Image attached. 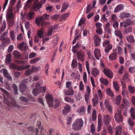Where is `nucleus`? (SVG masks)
Here are the masks:
<instances>
[{
	"label": "nucleus",
	"instance_id": "f03ea898",
	"mask_svg": "<svg viewBox=\"0 0 135 135\" xmlns=\"http://www.w3.org/2000/svg\"><path fill=\"white\" fill-rule=\"evenodd\" d=\"M50 15L44 14L41 17H37L35 19V21L37 25L40 26L41 25L42 26L45 24V21L49 19Z\"/></svg>",
	"mask_w": 135,
	"mask_h": 135
},
{
	"label": "nucleus",
	"instance_id": "ddd939ff",
	"mask_svg": "<svg viewBox=\"0 0 135 135\" xmlns=\"http://www.w3.org/2000/svg\"><path fill=\"white\" fill-rule=\"evenodd\" d=\"M94 55L95 58L98 60H99L100 59V57H101L100 51L98 49H95Z\"/></svg>",
	"mask_w": 135,
	"mask_h": 135
},
{
	"label": "nucleus",
	"instance_id": "09e8293b",
	"mask_svg": "<svg viewBox=\"0 0 135 135\" xmlns=\"http://www.w3.org/2000/svg\"><path fill=\"white\" fill-rule=\"evenodd\" d=\"M54 103H55L54 108H56L59 107L60 103V101L57 99L54 100Z\"/></svg>",
	"mask_w": 135,
	"mask_h": 135
},
{
	"label": "nucleus",
	"instance_id": "8fccbe9b",
	"mask_svg": "<svg viewBox=\"0 0 135 135\" xmlns=\"http://www.w3.org/2000/svg\"><path fill=\"white\" fill-rule=\"evenodd\" d=\"M97 118V114L96 110L95 109L93 110L92 113V120L94 121Z\"/></svg>",
	"mask_w": 135,
	"mask_h": 135
},
{
	"label": "nucleus",
	"instance_id": "f3484780",
	"mask_svg": "<svg viewBox=\"0 0 135 135\" xmlns=\"http://www.w3.org/2000/svg\"><path fill=\"white\" fill-rule=\"evenodd\" d=\"M105 105L107 110L111 111L112 110V108L108 100H105L104 102Z\"/></svg>",
	"mask_w": 135,
	"mask_h": 135
},
{
	"label": "nucleus",
	"instance_id": "a211bd4d",
	"mask_svg": "<svg viewBox=\"0 0 135 135\" xmlns=\"http://www.w3.org/2000/svg\"><path fill=\"white\" fill-rule=\"evenodd\" d=\"M110 23L109 22H108L105 25V31L106 33L111 35V30L110 28Z\"/></svg>",
	"mask_w": 135,
	"mask_h": 135
},
{
	"label": "nucleus",
	"instance_id": "4d7b16f0",
	"mask_svg": "<svg viewBox=\"0 0 135 135\" xmlns=\"http://www.w3.org/2000/svg\"><path fill=\"white\" fill-rule=\"evenodd\" d=\"M98 100L97 98L96 99H93L92 100V101L93 103V106L95 107V105L98 103Z\"/></svg>",
	"mask_w": 135,
	"mask_h": 135
},
{
	"label": "nucleus",
	"instance_id": "473e14b6",
	"mask_svg": "<svg viewBox=\"0 0 135 135\" xmlns=\"http://www.w3.org/2000/svg\"><path fill=\"white\" fill-rule=\"evenodd\" d=\"M69 6L68 4L66 3H64L62 5V7L61 9V12L65 11L68 8Z\"/></svg>",
	"mask_w": 135,
	"mask_h": 135
},
{
	"label": "nucleus",
	"instance_id": "58836bf2",
	"mask_svg": "<svg viewBox=\"0 0 135 135\" xmlns=\"http://www.w3.org/2000/svg\"><path fill=\"white\" fill-rule=\"evenodd\" d=\"M130 16L129 13H121V16L122 18H125L128 17Z\"/></svg>",
	"mask_w": 135,
	"mask_h": 135
},
{
	"label": "nucleus",
	"instance_id": "e2e57ef3",
	"mask_svg": "<svg viewBox=\"0 0 135 135\" xmlns=\"http://www.w3.org/2000/svg\"><path fill=\"white\" fill-rule=\"evenodd\" d=\"M129 71L130 73H132L135 72V66L130 67L129 69Z\"/></svg>",
	"mask_w": 135,
	"mask_h": 135
},
{
	"label": "nucleus",
	"instance_id": "a18cd8bd",
	"mask_svg": "<svg viewBox=\"0 0 135 135\" xmlns=\"http://www.w3.org/2000/svg\"><path fill=\"white\" fill-rule=\"evenodd\" d=\"M112 46L110 45H109L105 47V51L106 53L109 52V50L112 49Z\"/></svg>",
	"mask_w": 135,
	"mask_h": 135
},
{
	"label": "nucleus",
	"instance_id": "79ce46f5",
	"mask_svg": "<svg viewBox=\"0 0 135 135\" xmlns=\"http://www.w3.org/2000/svg\"><path fill=\"white\" fill-rule=\"evenodd\" d=\"M121 100V97L119 95H118L117 96L116 100L115 103L117 105H119L120 103V101Z\"/></svg>",
	"mask_w": 135,
	"mask_h": 135
},
{
	"label": "nucleus",
	"instance_id": "c85d7f7f",
	"mask_svg": "<svg viewBox=\"0 0 135 135\" xmlns=\"http://www.w3.org/2000/svg\"><path fill=\"white\" fill-rule=\"evenodd\" d=\"M0 90L2 92H3L7 96L8 98H10L11 96L9 93L4 88L0 87Z\"/></svg>",
	"mask_w": 135,
	"mask_h": 135
},
{
	"label": "nucleus",
	"instance_id": "5fc2aeb1",
	"mask_svg": "<svg viewBox=\"0 0 135 135\" xmlns=\"http://www.w3.org/2000/svg\"><path fill=\"white\" fill-rule=\"evenodd\" d=\"M20 100L22 102H28V99L23 97V96H21L20 98Z\"/></svg>",
	"mask_w": 135,
	"mask_h": 135
},
{
	"label": "nucleus",
	"instance_id": "49530a36",
	"mask_svg": "<svg viewBox=\"0 0 135 135\" xmlns=\"http://www.w3.org/2000/svg\"><path fill=\"white\" fill-rule=\"evenodd\" d=\"M123 102L124 104V105L125 106H129L130 104L129 101L127 99L124 98H123Z\"/></svg>",
	"mask_w": 135,
	"mask_h": 135
},
{
	"label": "nucleus",
	"instance_id": "c03bdc74",
	"mask_svg": "<svg viewBox=\"0 0 135 135\" xmlns=\"http://www.w3.org/2000/svg\"><path fill=\"white\" fill-rule=\"evenodd\" d=\"M77 66V63L76 60V59H73L71 64V67L73 68H75Z\"/></svg>",
	"mask_w": 135,
	"mask_h": 135
},
{
	"label": "nucleus",
	"instance_id": "c756f323",
	"mask_svg": "<svg viewBox=\"0 0 135 135\" xmlns=\"http://www.w3.org/2000/svg\"><path fill=\"white\" fill-rule=\"evenodd\" d=\"M13 54L15 57L18 59L20 58L21 56L20 52L16 50L13 51Z\"/></svg>",
	"mask_w": 135,
	"mask_h": 135
},
{
	"label": "nucleus",
	"instance_id": "cd10ccee",
	"mask_svg": "<svg viewBox=\"0 0 135 135\" xmlns=\"http://www.w3.org/2000/svg\"><path fill=\"white\" fill-rule=\"evenodd\" d=\"M28 131L29 132H35L36 135H37V134L38 131V130L37 128L34 129L32 127H30L28 128Z\"/></svg>",
	"mask_w": 135,
	"mask_h": 135
},
{
	"label": "nucleus",
	"instance_id": "2f4dec72",
	"mask_svg": "<svg viewBox=\"0 0 135 135\" xmlns=\"http://www.w3.org/2000/svg\"><path fill=\"white\" fill-rule=\"evenodd\" d=\"M114 33L115 35L118 36L121 38L122 37V34L121 31L120 30H116L114 31Z\"/></svg>",
	"mask_w": 135,
	"mask_h": 135
},
{
	"label": "nucleus",
	"instance_id": "4468645a",
	"mask_svg": "<svg viewBox=\"0 0 135 135\" xmlns=\"http://www.w3.org/2000/svg\"><path fill=\"white\" fill-rule=\"evenodd\" d=\"M117 53L116 52H113L109 56V59L111 60H114L116 59L117 57Z\"/></svg>",
	"mask_w": 135,
	"mask_h": 135
},
{
	"label": "nucleus",
	"instance_id": "13d9d810",
	"mask_svg": "<svg viewBox=\"0 0 135 135\" xmlns=\"http://www.w3.org/2000/svg\"><path fill=\"white\" fill-rule=\"evenodd\" d=\"M65 100L66 102H73V100L71 99V98L68 97H65Z\"/></svg>",
	"mask_w": 135,
	"mask_h": 135
},
{
	"label": "nucleus",
	"instance_id": "ea45409f",
	"mask_svg": "<svg viewBox=\"0 0 135 135\" xmlns=\"http://www.w3.org/2000/svg\"><path fill=\"white\" fill-rule=\"evenodd\" d=\"M43 35V29H41L37 32V36L40 38H41Z\"/></svg>",
	"mask_w": 135,
	"mask_h": 135
},
{
	"label": "nucleus",
	"instance_id": "a19ab883",
	"mask_svg": "<svg viewBox=\"0 0 135 135\" xmlns=\"http://www.w3.org/2000/svg\"><path fill=\"white\" fill-rule=\"evenodd\" d=\"M100 82L103 84L104 85H107L108 83V81L107 79H105L103 78H101L100 79Z\"/></svg>",
	"mask_w": 135,
	"mask_h": 135
},
{
	"label": "nucleus",
	"instance_id": "72a5a7b5",
	"mask_svg": "<svg viewBox=\"0 0 135 135\" xmlns=\"http://www.w3.org/2000/svg\"><path fill=\"white\" fill-rule=\"evenodd\" d=\"M124 23V27H126L128 25L129 26L132 25L133 23V22L131 20H126Z\"/></svg>",
	"mask_w": 135,
	"mask_h": 135
},
{
	"label": "nucleus",
	"instance_id": "338daca9",
	"mask_svg": "<svg viewBox=\"0 0 135 135\" xmlns=\"http://www.w3.org/2000/svg\"><path fill=\"white\" fill-rule=\"evenodd\" d=\"M117 49L118 50V54H120L122 53V48L119 46H117Z\"/></svg>",
	"mask_w": 135,
	"mask_h": 135
},
{
	"label": "nucleus",
	"instance_id": "6e6d98bb",
	"mask_svg": "<svg viewBox=\"0 0 135 135\" xmlns=\"http://www.w3.org/2000/svg\"><path fill=\"white\" fill-rule=\"evenodd\" d=\"M39 60V58H35L30 61V64H33L36 63L37 61H38Z\"/></svg>",
	"mask_w": 135,
	"mask_h": 135
},
{
	"label": "nucleus",
	"instance_id": "7c9ffc66",
	"mask_svg": "<svg viewBox=\"0 0 135 135\" xmlns=\"http://www.w3.org/2000/svg\"><path fill=\"white\" fill-rule=\"evenodd\" d=\"M35 13L33 12H29L27 16V18L28 20H30L33 18Z\"/></svg>",
	"mask_w": 135,
	"mask_h": 135
},
{
	"label": "nucleus",
	"instance_id": "6e6552de",
	"mask_svg": "<svg viewBox=\"0 0 135 135\" xmlns=\"http://www.w3.org/2000/svg\"><path fill=\"white\" fill-rule=\"evenodd\" d=\"M111 117L109 115H105L103 116V122L106 126H108L111 120Z\"/></svg>",
	"mask_w": 135,
	"mask_h": 135
},
{
	"label": "nucleus",
	"instance_id": "1a4fd4ad",
	"mask_svg": "<svg viewBox=\"0 0 135 135\" xmlns=\"http://www.w3.org/2000/svg\"><path fill=\"white\" fill-rule=\"evenodd\" d=\"M76 55L78 60H80L82 61H84V53L82 51H77Z\"/></svg>",
	"mask_w": 135,
	"mask_h": 135
},
{
	"label": "nucleus",
	"instance_id": "0eeeda50",
	"mask_svg": "<svg viewBox=\"0 0 135 135\" xmlns=\"http://www.w3.org/2000/svg\"><path fill=\"white\" fill-rule=\"evenodd\" d=\"M27 82V79H24L22 81L21 83L20 84V90L21 92H23L26 90L27 86L26 84Z\"/></svg>",
	"mask_w": 135,
	"mask_h": 135
},
{
	"label": "nucleus",
	"instance_id": "f704fd0d",
	"mask_svg": "<svg viewBox=\"0 0 135 135\" xmlns=\"http://www.w3.org/2000/svg\"><path fill=\"white\" fill-rule=\"evenodd\" d=\"M42 7V4L38 3L37 4L34 5L33 6V9L37 11L40 9Z\"/></svg>",
	"mask_w": 135,
	"mask_h": 135
},
{
	"label": "nucleus",
	"instance_id": "052dcab7",
	"mask_svg": "<svg viewBox=\"0 0 135 135\" xmlns=\"http://www.w3.org/2000/svg\"><path fill=\"white\" fill-rule=\"evenodd\" d=\"M85 19L84 18H81L79 23V26H81L85 23Z\"/></svg>",
	"mask_w": 135,
	"mask_h": 135
},
{
	"label": "nucleus",
	"instance_id": "f257e3e1",
	"mask_svg": "<svg viewBox=\"0 0 135 135\" xmlns=\"http://www.w3.org/2000/svg\"><path fill=\"white\" fill-rule=\"evenodd\" d=\"M16 0H10L9 7L6 11V17L7 20V23L10 27L13 26L14 24V15L13 13V9L15 11V13L18 12L19 8H17L15 6L13 8V6L15 4Z\"/></svg>",
	"mask_w": 135,
	"mask_h": 135
},
{
	"label": "nucleus",
	"instance_id": "4be33fe9",
	"mask_svg": "<svg viewBox=\"0 0 135 135\" xmlns=\"http://www.w3.org/2000/svg\"><path fill=\"white\" fill-rule=\"evenodd\" d=\"M30 66L29 65H26L25 66L22 65L20 66L17 65L16 69L19 71H22L23 70L29 68Z\"/></svg>",
	"mask_w": 135,
	"mask_h": 135
},
{
	"label": "nucleus",
	"instance_id": "c9c22d12",
	"mask_svg": "<svg viewBox=\"0 0 135 135\" xmlns=\"http://www.w3.org/2000/svg\"><path fill=\"white\" fill-rule=\"evenodd\" d=\"M10 37L13 41L16 40V36L13 30L12 31L10 32Z\"/></svg>",
	"mask_w": 135,
	"mask_h": 135
},
{
	"label": "nucleus",
	"instance_id": "774afa93",
	"mask_svg": "<svg viewBox=\"0 0 135 135\" xmlns=\"http://www.w3.org/2000/svg\"><path fill=\"white\" fill-rule=\"evenodd\" d=\"M118 23L117 22H114L113 25V26L115 29H117L118 28Z\"/></svg>",
	"mask_w": 135,
	"mask_h": 135
},
{
	"label": "nucleus",
	"instance_id": "39448f33",
	"mask_svg": "<svg viewBox=\"0 0 135 135\" xmlns=\"http://www.w3.org/2000/svg\"><path fill=\"white\" fill-rule=\"evenodd\" d=\"M45 98L47 104L50 107H53L54 105L53 98L51 94H47L45 95Z\"/></svg>",
	"mask_w": 135,
	"mask_h": 135
},
{
	"label": "nucleus",
	"instance_id": "dca6fc26",
	"mask_svg": "<svg viewBox=\"0 0 135 135\" xmlns=\"http://www.w3.org/2000/svg\"><path fill=\"white\" fill-rule=\"evenodd\" d=\"M124 6L123 4H120L118 5L115 8L114 12L117 13L123 9Z\"/></svg>",
	"mask_w": 135,
	"mask_h": 135
},
{
	"label": "nucleus",
	"instance_id": "69168bd1",
	"mask_svg": "<svg viewBox=\"0 0 135 135\" xmlns=\"http://www.w3.org/2000/svg\"><path fill=\"white\" fill-rule=\"evenodd\" d=\"M72 82L70 81H67L66 83V88H68L70 87L71 85Z\"/></svg>",
	"mask_w": 135,
	"mask_h": 135
},
{
	"label": "nucleus",
	"instance_id": "7ed1b4c3",
	"mask_svg": "<svg viewBox=\"0 0 135 135\" xmlns=\"http://www.w3.org/2000/svg\"><path fill=\"white\" fill-rule=\"evenodd\" d=\"M84 122L81 119H76L72 125V129L75 131L81 130L83 127Z\"/></svg>",
	"mask_w": 135,
	"mask_h": 135
},
{
	"label": "nucleus",
	"instance_id": "680f3d73",
	"mask_svg": "<svg viewBox=\"0 0 135 135\" xmlns=\"http://www.w3.org/2000/svg\"><path fill=\"white\" fill-rule=\"evenodd\" d=\"M13 46L12 45H10L8 48V52L9 53L11 52L13 50Z\"/></svg>",
	"mask_w": 135,
	"mask_h": 135
},
{
	"label": "nucleus",
	"instance_id": "2eb2a0df",
	"mask_svg": "<svg viewBox=\"0 0 135 135\" xmlns=\"http://www.w3.org/2000/svg\"><path fill=\"white\" fill-rule=\"evenodd\" d=\"M99 73L100 71L97 68H94L92 69L91 71V73L92 75L94 77H97V75H99Z\"/></svg>",
	"mask_w": 135,
	"mask_h": 135
},
{
	"label": "nucleus",
	"instance_id": "37998d69",
	"mask_svg": "<svg viewBox=\"0 0 135 135\" xmlns=\"http://www.w3.org/2000/svg\"><path fill=\"white\" fill-rule=\"evenodd\" d=\"M9 64V67L12 70H14L16 69L17 67V65L13 63H10Z\"/></svg>",
	"mask_w": 135,
	"mask_h": 135
},
{
	"label": "nucleus",
	"instance_id": "9b49d317",
	"mask_svg": "<svg viewBox=\"0 0 135 135\" xmlns=\"http://www.w3.org/2000/svg\"><path fill=\"white\" fill-rule=\"evenodd\" d=\"M103 71L105 74L109 78H112L113 77L112 72L108 69H104Z\"/></svg>",
	"mask_w": 135,
	"mask_h": 135
},
{
	"label": "nucleus",
	"instance_id": "de8ad7c7",
	"mask_svg": "<svg viewBox=\"0 0 135 135\" xmlns=\"http://www.w3.org/2000/svg\"><path fill=\"white\" fill-rule=\"evenodd\" d=\"M107 93L108 95L111 97H113L114 96V94L113 92L109 88L107 90Z\"/></svg>",
	"mask_w": 135,
	"mask_h": 135
},
{
	"label": "nucleus",
	"instance_id": "4c0bfd02",
	"mask_svg": "<svg viewBox=\"0 0 135 135\" xmlns=\"http://www.w3.org/2000/svg\"><path fill=\"white\" fill-rule=\"evenodd\" d=\"M132 28L130 27H129L124 29L123 32L125 33H130L132 32Z\"/></svg>",
	"mask_w": 135,
	"mask_h": 135
},
{
	"label": "nucleus",
	"instance_id": "5701e85b",
	"mask_svg": "<svg viewBox=\"0 0 135 135\" xmlns=\"http://www.w3.org/2000/svg\"><path fill=\"white\" fill-rule=\"evenodd\" d=\"M134 120H133L131 118H129L128 120V122L129 125L130 126L129 127V129H132V127L134 125Z\"/></svg>",
	"mask_w": 135,
	"mask_h": 135
},
{
	"label": "nucleus",
	"instance_id": "864d4df0",
	"mask_svg": "<svg viewBox=\"0 0 135 135\" xmlns=\"http://www.w3.org/2000/svg\"><path fill=\"white\" fill-rule=\"evenodd\" d=\"M10 84L7 82H5L4 83V88L5 89L9 90L10 89Z\"/></svg>",
	"mask_w": 135,
	"mask_h": 135
},
{
	"label": "nucleus",
	"instance_id": "b1692460",
	"mask_svg": "<svg viewBox=\"0 0 135 135\" xmlns=\"http://www.w3.org/2000/svg\"><path fill=\"white\" fill-rule=\"evenodd\" d=\"M3 74L5 77L7 78L9 80L12 81V78L7 72V71L4 69L3 70Z\"/></svg>",
	"mask_w": 135,
	"mask_h": 135
},
{
	"label": "nucleus",
	"instance_id": "bf43d9fd",
	"mask_svg": "<svg viewBox=\"0 0 135 135\" xmlns=\"http://www.w3.org/2000/svg\"><path fill=\"white\" fill-rule=\"evenodd\" d=\"M85 108L84 107H81L80 109L78 110L77 112L80 113H83L85 111Z\"/></svg>",
	"mask_w": 135,
	"mask_h": 135
},
{
	"label": "nucleus",
	"instance_id": "aec40b11",
	"mask_svg": "<svg viewBox=\"0 0 135 135\" xmlns=\"http://www.w3.org/2000/svg\"><path fill=\"white\" fill-rule=\"evenodd\" d=\"M55 28V26H51L49 28L46 35L48 36H50L51 35L52 33L53 30Z\"/></svg>",
	"mask_w": 135,
	"mask_h": 135
},
{
	"label": "nucleus",
	"instance_id": "393cba45",
	"mask_svg": "<svg viewBox=\"0 0 135 135\" xmlns=\"http://www.w3.org/2000/svg\"><path fill=\"white\" fill-rule=\"evenodd\" d=\"M11 54H7L5 58V62L7 64H9L11 63L12 59Z\"/></svg>",
	"mask_w": 135,
	"mask_h": 135
},
{
	"label": "nucleus",
	"instance_id": "20e7f679",
	"mask_svg": "<svg viewBox=\"0 0 135 135\" xmlns=\"http://www.w3.org/2000/svg\"><path fill=\"white\" fill-rule=\"evenodd\" d=\"M8 31L7 30L6 31L4 32L0 37V40L2 42L6 44H9L10 42V39L9 37H6L7 35Z\"/></svg>",
	"mask_w": 135,
	"mask_h": 135
},
{
	"label": "nucleus",
	"instance_id": "a878e982",
	"mask_svg": "<svg viewBox=\"0 0 135 135\" xmlns=\"http://www.w3.org/2000/svg\"><path fill=\"white\" fill-rule=\"evenodd\" d=\"M116 131L115 135H121L122 128L120 126H117L115 127Z\"/></svg>",
	"mask_w": 135,
	"mask_h": 135
},
{
	"label": "nucleus",
	"instance_id": "3c124183",
	"mask_svg": "<svg viewBox=\"0 0 135 135\" xmlns=\"http://www.w3.org/2000/svg\"><path fill=\"white\" fill-rule=\"evenodd\" d=\"M113 84L114 89L118 91L119 90V87L117 83L115 81H114L113 82Z\"/></svg>",
	"mask_w": 135,
	"mask_h": 135
},
{
	"label": "nucleus",
	"instance_id": "603ef678",
	"mask_svg": "<svg viewBox=\"0 0 135 135\" xmlns=\"http://www.w3.org/2000/svg\"><path fill=\"white\" fill-rule=\"evenodd\" d=\"M40 92V90L36 88L34 89L32 91L33 94L35 96L39 93Z\"/></svg>",
	"mask_w": 135,
	"mask_h": 135
},
{
	"label": "nucleus",
	"instance_id": "9d476101",
	"mask_svg": "<svg viewBox=\"0 0 135 135\" xmlns=\"http://www.w3.org/2000/svg\"><path fill=\"white\" fill-rule=\"evenodd\" d=\"M71 109V107L69 105H66L62 110L63 114L65 115H67L70 112Z\"/></svg>",
	"mask_w": 135,
	"mask_h": 135
},
{
	"label": "nucleus",
	"instance_id": "bb28decb",
	"mask_svg": "<svg viewBox=\"0 0 135 135\" xmlns=\"http://www.w3.org/2000/svg\"><path fill=\"white\" fill-rule=\"evenodd\" d=\"M6 22L4 20L3 21V23L0 28V35L4 31V30L6 28Z\"/></svg>",
	"mask_w": 135,
	"mask_h": 135
},
{
	"label": "nucleus",
	"instance_id": "0e129e2a",
	"mask_svg": "<svg viewBox=\"0 0 135 135\" xmlns=\"http://www.w3.org/2000/svg\"><path fill=\"white\" fill-rule=\"evenodd\" d=\"M101 116L100 114H99L98 116V124H101L102 125V122L101 119Z\"/></svg>",
	"mask_w": 135,
	"mask_h": 135
},
{
	"label": "nucleus",
	"instance_id": "6ab92c4d",
	"mask_svg": "<svg viewBox=\"0 0 135 135\" xmlns=\"http://www.w3.org/2000/svg\"><path fill=\"white\" fill-rule=\"evenodd\" d=\"M74 91H73L71 87H70L68 90L65 91L64 94L66 95H73L74 94Z\"/></svg>",
	"mask_w": 135,
	"mask_h": 135
},
{
	"label": "nucleus",
	"instance_id": "412c9836",
	"mask_svg": "<svg viewBox=\"0 0 135 135\" xmlns=\"http://www.w3.org/2000/svg\"><path fill=\"white\" fill-rule=\"evenodd\" d=\"M126 39L128 42L133 44L135 42V40L134 39V36L132 35L127 36Z\"/></svg>",
	"mask_w": 135,
	"mask_h": 135
},
{
	"label": "nucleus",
	"instance_id": "423d86ee",
	"mask_svg": "<svg viewBox=\"0 0 135 135\" xmlns=\"http://www.w3.org/2000/svg\"><path fill=\"white\" fill-rule=\"evenodd\" d=\"M121 110H118V112L115 113L114 116L116 121L118 123L122 122L123 121V118L121 115Z\"/></svg>",
	"mask_w": 135,
	"mask_h": 135
},
{
	"label": "nucleus",
	"instance_id": "f8f14e48",
	"mask_svg": "<svg viewBox=\"0 0 135 135\" xmlns=\"http://www.w3.org/2000/svg\"><path fill=\"white\" fill-rule=\"evenodd\" d=\"M94 45L95 46H99L101 41V39L97 35H95L94 36Z\"/></svg>",
	"mask_w": 135,
	"mask_h": 135
},
{
	"label": "nucleus",
	"instance_id": "e433bc0d",
	"mask_svg": "<svg viewBox=\"0 0 135 135\" xmlns=\"http://www.w3.org/2000/svg\"><path fill=\"white\" fill-rule=\"evenodd\" d=\"M128 89L129 92L131 93H134L135 89L134 87L131 85L128 86Z\"/></svg>",
	"mask_w": 135,
	"mask_h": 135
}]
</instances>
